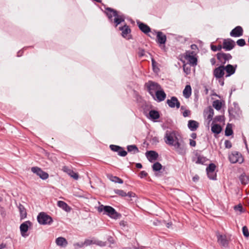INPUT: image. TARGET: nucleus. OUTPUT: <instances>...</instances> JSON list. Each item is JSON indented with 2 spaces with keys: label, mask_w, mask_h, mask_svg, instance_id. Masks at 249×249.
Listing matches in <instances>:
<instances>
[{
  "label": "nucleus",
  "mask_w": 249,
  "mask_h": 249,
  "mask_svg": "<svg viewBox=\"0 0 249 249\" xmlns=\"http://www.w3.org/2000/svg\"><path fill=\"white\" fill-rule=\"evenodd\" d=\"M142 107L143 110V113L145 116L147 117L148 113L151 110L153 106L151 105H149L146 103H145L142 105Z\"/></svg>",
  "instance_id": "nucleus-35"
},
{
  "label": "nucleus",
  "mask_w": 249,
  "mask_h": 249,
  "mask_svg": "<svg viewBox=\"0 0 249 249\" xmlns=\"http://www.w3.org/2000/svg\"><path fill=\"white\" fill-rule=\"evenodd\" d=\"M166 103L171 108H174L176 107L177 108H179L180 106L179 101L175 96H172L170 99H167L166 100Z\"/></svg>",
  "instance_id": "nucleus-20"
},
{
  "label": "nucleus",
  "mask_w": 249,
  "mask_h": 249,
  "mask_svg": "<svg viewBox=\"0 0 249 249\" xmlns=\"http://www.w3.org/2000/svg\"><path fill=\"white\" fill-rule=\"evenodd\" d=\"M216 167V165H215L214 163H211L208 165V166L206 168V172H215Z\"/></svg>",
  "instance_id": "nucleus-44"
},
{
  "label": "nucleus",
  "mask_w": 249,
  "mask_h": 249,
  "mask_svg": "<svg viewBox=\"0 0 249 249\" xmlns=\"http://www.w3.org/2000/svg\"><path fill=\"white\" fill-rule=\"evenodd\" d=\"M199 179V177L198 175H195L192 178V180L194 182L197 181Z\"/></svg>",
  "instance_id": "nucleus-64"
},
{
  "label": "nucleus",
  "mask_w": 249,
  "mask_h": 249,
  "mask_svg": "<svg viewBox=\"0 0 249 249\" xmlns=\"http://www.w3.org/2000/svg\"><path fill=\"white\" fill-rule=\"evenodd\" d=\"M216 58L220 64L219 65L224 66L227 62L231 59L232 57L229 53H225L222 52H218L216 54Z\"/></svg>",
  "instance_id": "nucleus-8"
},
{
  "label": "nucleus",
  "mask_w": 249,
  "mask_h": 249,
  "mask_svg": "<svg viewBox=\"0 0 249 249\" xmlns=\"http://www.w3.org/2000/svg\"><path fill=\"white\" fill-rule=\"evenodd\" d=\"M225 74V68L223 65H219L213 71V75L216 79L222 78Z\"/></svg>",
  "instance_id": "nucleus-17"
},
{
  "label": "nucleus",
  "mask_w": 249,
  "mask_h": 249,
  "mask_svg": "<svg viewBox=\"0 0 249 249\" xmlns=\"http://www.w3.org/2000/svg\"><path fill=\"white\" fill-rule=\"evenodd\" d=\"M160 117V112L154 109H151L148 113L147 118L154 122H157V120Z\"/></svg>",
  "instance_id": "nucleus-23"
},
{
  "label": "nucleus",
  "mask_w": 249,
  "mask_h": 249,
  "mask_svg": "<svg viewBox=\"0 0 249 249\" xmlns=\"http://www.w3.org/2000/svg\"><path fill=\"white\" fill-rule=\"evenodd\" d=\"M31 171L34 173L36 174V175L43 180H45L49 178V174L47 172L43 171L40 168L37 166L32 167Z\"/></svg>",
  "instance_id": "nucleus-14"
},
{
  "label": "nucleus",
  "mask_w": 249,
  "mask_h": 249,
  "mask_svg": "<svg viewBox=\"0 0 249 249\" xmlns=\"http://www.w3.org/2000/svg\"><path fill=\"white\" fill-rule=\"evenodd\" d=\"M138 54L139 57H142L145 55V50L142 48H138Z\"/></svg>",
  "instance_id": "nucleus-52"
},
{
  "label": "nucleus",
  "mask_w": 249,
  "mask_h": 249,
  "mask_svg": "<svg viewBox=\"0 0 249 249\" xmlns=\"http://www.w3.org/2000/svg\"><path fill=\"white\" fill-rule=\"evenodd\" d=\"M243 34V30L241 26H237L233 29L230 33L232 37H238L242 36Z\"/></svg>",
  "instance_id": "nucleus-21"
},
{
  "label": "nucleus",
  "mask_w": 249,
  "mask_h": 249,
  "mask_svg": "<svg viewBox=\"0 0 249 249\" xmlns=\"http://www.w3.org/2000/svg\"><path fill=\"white\" fill-rule=\"evenodd\" d=\"M119 224L121 226L124 227L127 225V222L124 220H122L120 222Z\"/></svg>",
  "instance_id": "nucleus-63"
},
{
  "label": "nucleus",
  "mask_w": 249,
  "mask_h": 249,
  "mask_svg": "<svg viewBox=\"0 0 249 249\" xmlns=\"http://www.w3.org/2000/svg\"><path fill=\"white\" fill-rule=\"evenodd\" d=\"M179 59L183 63V69L184 72L186 74H189L191 72V68L190 67H187L186 64L185 63V61L184 60H183L181 58H179Z\"/></svg>",
  "instance_id": "nucleus-42"
},
{
  "label": "nucleus",
  "mask_w": 249,
  "mask_h": 249,
  "mask_svg": "<svg viewBox=\"0 0 249 249\" xmlns=\"http://www.w3.org/2000/svg\"><path fill=\"white\" fill-rule=\"evenodd\" d=\"M216 236L217 242L219 244L223 247H228L229 245V241L227 239L225 235L220 234L218 231L216 232Z\"/></svg>",
  "instance_id": "nucleus-18"
},
{
  "label": "nucleus",
  "mask_w": 249,
  "mask_h": 249,
  "mask_svg": "<svg viewBox=\"0 0 249 249\" xmlns=\"http://www.w3.org/2000/svg\"><path fill=\"white\" fill-rule=\"evenodd\" d=\"M107 177L112 182L119 184H123L124 183V180L122 179L111 174H107Z\"/></svg>",
  "instance_id": "nucleus-31"
},
{
  "label": "nucleus",
  "mask_w": 249,
  "mask_h": 249,
  "mask_svg": "<svg viewBox=\"0 0 249 249\" xmlns=\"http://www.w3.org/2000/svg\"><path fill=\"white\" fill-rule=\"evenodd\" d=\"M233 134V132L232 129V124L228 123L227 124L225 130V135L226 136L229 137L232 135Z\"/></svg>",
  "instance_id": "nucleus-40"
},
{
  "label": "nucleus",
  "mask_w": 249,
  "mask_h": 249,
  "mask_svg": "<svg viewBox=\"0 0 249 249\" xmlns=\"http://www.w3.org/2000/svg\"><path fill=\"white\" fill-rule=\"evenodd\" d=\"M107 240L109 243L111 244H114L115 243V241L113 238V237L111 236H108L107 237Z\"/></svg>",
  "instance_id": "nucleus-57"
},
{
  "label": "nucleus",
  "mask_w": 249,
  "mask_h": 249,
  "mask_svg": "<svg viewBox=\"0 0 249 249\" xmlns=\"http://www.w3.org/2000/svg\"><path fill=\"white\" fill-rule=\"evenodd\" d=\"M37 220L39 224L43 225H51L53 222L52 217L45 212L39 213L37 216Z\"/></svg>",
  "instance_id": "nucleus-7"
},
{
  "label": "nucleus",
  "mask_w": 249,
  "mask_h": 249,
  "mask_svg": "<svg viewBox=\"0 0 249 249\" xmlns=\"http://www.w3.org/2000/svg\"><path fill=\"white\" fill-rule=\"evenodd\" d=\"M152 144H157L159 142V138L157 137H154L151 140Z\"/></svg>",
  "instance_id": "nucleus-55"
},
{
  "label": "nucleus",
  "mask_w": 249,
  "mask_h": 249,
  "mask_svg": "<svg viewBox=\"0 0 249 249\" xmlns=\"http://www.w3.org/2000/svg\"><path fill=\"white\" fill-rule=\"evenodd\" d=\"M114 19V23H115V27L120 24L124 20V17H115Z\"/></svg>",
  "instance_id": "nucleus-46"
},
{
  "label": "nucleus",
  "mask_w": 249,
  "mask_h": 249,
  "mask_svg": "<svg viewBox=\"0 0 249 249\" xmlns=\"http://www.w3.org/2000/svg\"><path fill=\"white\" fill-rule=\"evenodd\" d=\"M234 210L235 211H239L240 213H244L246 212V210L244 209L241 203L237 205H235L233 207Z\"/></svg>",
  "instance_id": "nucleus-45"
},
{
  "label": "nucleus",
  "mask_w": 249,
  "mask_h": 249,
  "mask_svg": "<svg viewBox=\"0 0 249 249\" xmlns=\"http://www.w3.org/2000/svg\"><path fill=\"white\" fill-rule=\"evenodd\" d=\"M62 170L67 173L71 178H73L75 180H77L79 178V175L77 173L74 172L72 169H70L67 166H64L63 167Z\"/></svg>",
  "instance_id": "nucleus-24"
},
{
  "label": "nucleus",
  "mask_w": 249,
  "mask_h": 249,
  "mask_svg": "<svg viewBox=\"0 0 249 249\" xmlns=\"http://www.w3.org/2000/svg\"><path fill=\"white\" fill-rule=\"evenodd\" d=\"M94 2L101 3L103 6L104 10L100 7L101 10L104 12L106 16H125L121 11L117 10L111 7L107 6L106 5L102 3V0H92Z\"/></svg>",
  "instance_id": "nucleus-3"
},
{
  "label": "nucleus",
  "mask_w": 249,
  "mask_h": 249,
  "mask_svg": "<svg viewBox=\"0 0 249 249\" xmlns=\"http://www.w3.org/2000/svg\"><path fill=\"white\" fill-rule=\"evenodd\" d=\"M119 30L122 31V35L124 37H126L128 34L131 33V29L128 25L125 24L124 26L120 27Z\"/></svg>",
  "instance_id": "nucleus-29"
},
{
  "label": "nucleus",
  "mask_w": 249,
  "mask_h": 249,
  "mask_svg": "<svg viewBox=\"0 0 249 249\" xmlns=\"http://www.w3.org/2000/svg\"><path fill=\"white\" fill-rule=\"evenodd\" d=\"M152 34L153 37L156 35V42L162 50L164 52H166L167 48L165 46V43L167 41L166 36L162 32L156 31V30H153Z\"/></svg>",
  "instance_id": "nucleus-2"
},
{
  "label": "nucleus",
  "mask_w": 249,
  "mask_h": 249,
  "mask_svg": "<svg viewBox=\"0 0 249 249\" xmlns=\"http://www.w3.org/2000/svg\"><path fill=\"white\" fill-rule=\"evenodd\" d=\"M144 88L146 89L149 94L154 97V94L157 90L161 89V86L157 82L149 80L145 83Z\"/></svg>",
  "instance_id": "nucleus-4"
},
{
  "label": "nucleus",
  "mask_w": 249,
  "mask_h": 249,
  "mask_svg": "<svg viewBox=\"0 0 249 249\" xmlns=\"http://www.w3.org/2000/svg\"><path fill=\"white\" fill-rule=\"evenodd\" d=\"M84 244L87 246L94 244V241L92 240L87 239L85 241Z\"/></svg>",
  "instance_id": "nucleus-60"
},
{
  "label": "nucleus",
  "mask_w": 249,
  "mask_h": 249,
  "mask_svg": "<svg viewBox=\"0 0 249 249\" xmlns=\"http://www.w3.org/2000/svg\"><path fill=\"white\" fill-rule=\"evenodd\" d=\"M222 127L219 124H213L211 126V131L214 135H218L221 133Z\"/></svg>",
  "instance_id": "nucleus-32"
},
{
  "label": "nucleus",
  "mask_w": 249,
  "mask_h": 249,
  "mask_svg": "<svg viewBox=\"0 0 249 249\" xmlns=\"http://www.w3.org/2000/svg\"><path fill=\"white\" fill-rule=\"evenodd\" d=\"M97 210L99 213H103V214L107 215L112 219H119L122 216L120 213H118L114 208L110 206L101 204L98 207Z\"/></svg>",
  "instance_id": "nucleus-1"
},
{
  "label": "nucleus",
  "mask_w": 249,
  "mask_h": 249,
  "mask_svg": "<svg viewBox=\"0 0 249 249\" xmlns=\"http://www.w3.org/2000/svg\"><path fill=\"white\" fill-rule=\"evenodd\" d=\"M189 144L191 146L195 147L196 145V142L193 140L190 139Z\"/></svg>",
  "instance_id": "nucleus-62"
},
{
  "label": "nucleus",
  "mask_w": 249,
  "mask_h": 249,
  "mask_svg": "<svg viewBox=\"0 0 249 249\" xmlns=\"http://www.w3.org/2000/svg\"><path fill=\"white\" fill-rule=\"evenodd\" d=\"M235 41L231 38L224 39L223 41V49L226 51L232 50L235 46Z\"/></svg>",
  "instance_id": "nucleus-13"
},
{
  "label": "nucleus",
  "mask_w": 249,
  "mask_h": 249,
  "mask_svg": "<svg viewBox=\"0 0 249 249\" xmlns=\"http://www.w3.org/2000/svg\"><path fill=\"white\" fill-rule=\"evenodd\" d=\"M213 107L217 110H220L222 107V102L219 100H216L213 102Z\"/></svg>",
  "instance_id": "nucleus-41"
},
{
  "label": "nucleus",
  "mask_w": 249,
  "mask_h": 249,
  "mask_svg": "<svg viewBox=\"0 0 249 249\" xmlns=\"http://www.w3.org/2000/svg\"><path fill=\"white\" fill-rule=\"evenodd\" d=\"M239 180L242 184L246 185L249 183V176H246L244 173L239 176Z\"/></svg>",
  "instance_id": "nucleus-39"
},
{
  "label": "nucleus",
  "mask_w": 249,
  "mask_h": 249,
  "mask_svg": "<svg viewBox=\"0 0 249 249\" xmlns=\"http://www.w3.org/2000/svg\"><path fill=\"white\" fill-rule=\"evenodd\" d=\"M148 175V174L147 173V172L145 171H142L140 172V173L139 174V177L142 178H143L144 177H146Z\"/></svg>",
  "instance_id": "nucleus-56"
},
{
  "label": "nucleus",
  "mask_w": 249,
  "mask_h": 249,
  "mask_svg": "<svg viewBox=\"0 0 249 249\" xmlns=\"http://www.w3.org/2000/svg\"><path fill=\"white\" fill-rule=\"evenodd\" d=\"M173 146H174L176 151L178 154L181 155H184L186 153V148L185 144H181L178 141L174 143Z\"/></svg>",
  "instance_id": "nucleus-22"
},
{
  "label": "nucleus",
  "mask_w": 249,
  "mask_h": 249,
  "mask_svg": "<svg viewBox=\"0 0 249 249\" xmlns=\"http://www.w3.org/2000/svg\"><path fill=\"white\" fill-rule=\"evenodd\" d=\"M196 157L197 158V160L196 161V163L204 165L205 162L208 160V159L206 157L201 156L198 153L196 154Z\"/></svg>",
  "instance_id": "nucleus-33"
},
{
  "label": "nucleus",
  "mask_w": 249,
  "mask_h": 249,
  "mask_svg": "<svg viewBox=\"0 0 249 249\" xmlns=\"http://www.w3.org/2000/svg\"><path fill=\"white\" fill-rule=\"evenodd\" d=\"M211 49L213 52H217L218 51L217 46L216 45H213L212 43L210 45Z\"/></svg>",
  "instance_id": "nucleus-61"
},
{
  "label": "nucleus",
  "mask_w": 249,
  "mask_h": 249,
  "mask_svg": "<svg viewBox=\"0 0 249 249\" xmlns=\"http://www.w3.org/2000/svg\"><path fill=\"white\" fill-rule=\"evenodd\" d=\"M109 148L112 151L117 152L118 155L121 157H125L127 154V152L124 148L119 145L111 144L109 145Z\"/></svg>",
  "instance_id": "nucleus-15"
},
{
  "label": "nucleus",
  "mask_w": 249,
  "mask_h": 249,
  "mask_svg": "<svg viewBox=\"0 0 249 249\" xmlns=\"http://www.w3.org/2000/svg\"><path fill=\"white\" fill-rule=\"evenodd\" d=\"M243 234L245 237L248 238L249 237V231L248 227L246 226H244L242 228Z\"/></svg>",
  "instance_id": "nucleus-50"
},
{
  "label": "nucleus",
  "mask_w": 249,
  "mask_h": 249,
  "mask_svg": "<svg viewBox=\"0 0 249 249\" xmlns=\"http://www.w3.org/2000/svg\"><path fill=\"white\" fill-rule=\"evenodd\" d=\"M18 208L20 213V219H23L25 218L27 216V212L24 206L21 204H19Z\"/></svg>",
  "instance_id": "nucleus-36"
},
{
  "label": "nucleus",
  "mask_w": 249,
  "mask_h": 249,
  "mask_svg": "<svg viewBox=\"0 0 249 249\" xmlns=\"http://www.w3.org/2000/svg\"><path fill=\"white\" fill-rule=\"evenodd\" d=\"M151 62L153 71L155 73H158L160 71V70L158 68V67H157V62L153 57L151 58Z\"/></svg>",
  "instance_id": "nucleus-43"
},
{
  "label": "nucleus",
  "mask_w": 249,
  "mask_h": 249,
  "mask_svg": "<svg viewBox=\"0 0 249 249\" xmlns=\"http://www.w3.org/2000/svg\"><path fill=\"white\" fill-rule=\"evenodd\" d=\"M229 160L231 163H242L244 161V158L242 154L237 151L233 152L229 155Z\"/></svg>",
  "instance_id": "nucleus-9"
},
{
  "label": "nucleus",
  "mask_w": 249,
  "mask_h": 249,
  "mask_svg": "<svg viewBox=\"0 0 249 249\" xmlns=\"http://www.w3.org/2000/svg\"><path fill=\"white\" fill-rule=\"evenodd\" d=\"M224 121H225L224 115H218V116H216L214 118L213 123H215L216 122H224Z\"/></svg>",
  "instance_id": "nucleus-49"
},
{
  "label": "nucleus",
  "mask_w": 249,
  "mask_h": 249,
  "mask_svg": "<svg viewBox=\"0 0 249 249\" xmlns=\"http://www.w3.org/2000/svg\"><path fill=\"white\" fill-rule=\"evenodd\" d=\"M237 45L240 47H243L246 45L245 40L243 38H240L236 41Z\"/></svg>",
  "instance_id": "nucleus-51"
},
{
  "label": "nucleus",
  "mask_w": 249,
  "mask_h": 249,
  "mask_svg": "<svg viewBox=\"0 0 249 249\" xmlns=\"http://www.w3.org/2000/svg\"><path fill=\"white\" fill-rule=\"evenodd\" d=\"M199 126V123L195 120H189L188 122V127L192 131H196Z\"/></svg>",
  "instance_id": "nucleus-27"
},
{
  "label": "nucleus",
  "mask_w": 249,
  "mask_h": 249,
  "mask_svg": "<svg viewBox=\"0 0 249 249\" xmlns=\"http://www.w3.org/2000/svg\"><path fill=\"white\" fill-rule=\"evenodd\" d=\"M173 134H175L174 131L169 133L167 131L164 137L165 143L170 146H173L174 145V140L172 136Z\"/></svg>",
  "instance_id": "nucleus-26"
},
{
  "label": "nucleus",
  "mask_w": 249,
  "mask_h": 249,
  "mask_svg": "<svg viewBox=\"0 0 249 249\" xmlns=\"http://www.w3.org/2000/svg\"><path fill=\"white\" fill-rule=\"evenodd\" d=\"M195 53L194 51H187L185 54H181L179 55V58H184L188 61V64L193 67L196 66L197 64V59L194 56Z\"/></svg>",
  "instance_id": "nucleus-6"
},
{
  "label": "nucleus",
  "mask_w": 249,
  "mask_h": 249,
  "mask_svg": "<svg viewBox=\"0 0 249 249\" xmlns=\"http://www.w3.org/2000/svg\"><path fill=\"white\" fill-rule=\"evenodd\" d=\"M237 65L236 64L232 65L231 64H228L224 66L225 71H226V77H230L236 71Z\"/></svg>",
  "instance_id": "nucleus-19"
},
{
  "label": "nucleus",
  "mask_w": 249,
  "mask_h": 249,
  "mask_svg": "<svg viewBox=\"0 0 249 249\" xmlns=\"http://www.w3.org/2000/svg\"><path fill=\"white\" fill-rule=\"evenodd\" d=\"M166 97V94L163 89L161 88L156 92L154 94V97H152L154 100L157 102H161L164 101Z\"/></svg>",
  "instance_id": "nucleus-16"
},
{
  "label": "nucleus",
  "mask_w": 249,
  "mask_h": 249,
  "mask_svg": "<svg viewBox=\"0 0 249 249\" xmlns=\"http://www.w3.org/2000/svg\"><path fill=\"white\" fill-rule=\"evenodd\" d=\"M191 114V111L189 110H185L182 113V115L184 117H186L189 116Z\"/></svg>",
  "instance_id": "nucleus-59"
},
{
  "label": "nucleus",
  "mask_w": 249,
  "mask_h": 249,
  "mask_svg": "<svg viewBox=\"0 0 249 249\" xmlns=\"http://www.w3.org/2000/svg\"><path fill=\"white\" fill-rule=\"evenodd\" d=\"M126 196L129 197H134L136 196V195L135 193L130 191L126 193Z\"/></svg>",
  "instance_id": "nucleus-58"
},
{
  "label": "nucleus",
  "mask_w": 249,
  "mask_h": 249,
  "mask_svg": "<svg viewBox=\"0 0 249 249\" xmlns=\"http://www.w3.org/2000/svg\"><path fill=\"white\" fill-rule=\"evenodd\" d=\"M94 244H95L100 247H104L106 246L107 245L106 242H103L102 241L99 240L94 241Z\"/></svg>",
  "instance_id": "nucleus-53"
},
{
  "label": "nucleus",
  "mask_w": 249,
  "mask_h": 249,
  "mask_svg": "<svg viewBox=\"0 0 249 249\" xmlns=\"http://www.w3.org/2000/svg\"><path fill=\"white\" fill-rule=\"evenodd\" d=\"M32 225V223L29 220L24 222L20 225V233L22 237H26L29 235L27 232Z\"/></svg>",
  "instance_id": "nucleus-11"
},
{
  "label": "nucleus",
  "mask_w": 249,
  "mask_h": 249,
  "mask_svg": "<svg viewBox=\"0 0 249 249\" xmlns=\"http://www.w3.org/2000/svg\"><path fill=\"white\" fill-rule=\"evenodd\" d=\"M204 113L207 114V119L209 120V122H210L212 120L214 115V110L213 107L211 106H209L207 108L206 110L204 111Z\"/></svg>",
  "instance_id": "nucleus-30"
},
{
  "label": "nucleus",
  "mask_w": 249,
  "mask_h": 249,
  "mask_svg": "<svg viewBox=\"0 0 249 249\" xmlns=\"http://www.w3.org/2000/svg\"><path fill=\"white\" fill-rule=\"evenodd\" d=\"M127 152L132 153L133 154H136L139 152V149L136 145H128L126 147Z\"/></svg>",
  "instance_id": "nucleus-37"
},
{
  "label": "nucleus",
  "mask_w": 249,
  "mask_h": 249,
  "mask_svg": "<svg viewBox=\"0 0 249 249\" xmlns=\"http://www.w3.org/2000/svg\"><path fill=\"white\" fill-rule=\"evenodd\" d=\"M114 192L115 193L121 197L126 196V193L123 190L114 189Z\"/></svg>",
  "instance_id": "nucleus-47"
},
{
  "label": "nucleus",
  "mask_w": 249,
  "mask_h": 249,
  "mask_svg": "<svg viewBox=\"0 0 249 249\" xmlns=\"http://www.w3.org/2000/svg\"><path fill=\"white\" fill-rule=\"evenodd\" d=\"M57 206L62 208L63 210L66 212H70L71 208L65 202L63 201L59 200L57 201Z\"/></svg>",
  "instance_id": "nucleus-28"
},
{
  "label": "nucleus",
  "mask_w": 249,
  "mask_h": 249,
  "mask_svg": "<svg viewBox=\"0 0 249 249\" xmlns=\"http://www.w3.org/2000/svg\"><path fill=\"white\" fill-rule=\"evenodd\" d=\"M152 170L155 172V176L160 177L164 175V172L165 170V167L163 166L158 161L155 162L152 166Z\"/></svg>",
  "instance_id": "nucleus-10"
},
{
  "label": "nucleus",
  "mask_w": 249,
  "mask_h": 249,
  "mask_svg": "<svg viewBox=\"0 0 249 249\" xmlns=\"http://www.w3.org/2000/svg\"><path fill=\"white\" fill-rule=\"evenodd\" d=\"M145 155L147 159L150 162H153L154 160H156L159 157L158 153L156 151L153 150L147 151Z\"/></svg>",
  "instance_id": "nucleus-25"
},
{
  "label": "nucleus",
  "mask_w": 249,
  "mask_h": 249,
  "mask_svg": "<svg viewBox=\"0 0 249 249\" xmlns=\"http://www.w3.org/2000/svg\"><path fill=\"white\" fill-rule=\"evenodd\" d=\"M208 178L211 180H216V173L215 172H207Z\"/></svg>",
  "instance_id": "nucleus-48"
},
{
  "label": "nucleus",
  "mask_w": 249,
  "mask_h": 249,
  "mask_svg": "<svg viewBox=\"0 0 249 249\" xmlns=\"http://www.w3.org/2000/svg\"><path fill=\"white\" fill-rule=\"evenodd\" d=\"M55 242L57 245L61 247H65L68 244L67 240L63 237H59L55 240Z\"/></svg>",
  "instance_id": "nucleus-34"
},
{
  "label": "nucleus",
  "mask_w": 249,
  "mask_h": 249,
  "mask_svg": "<svg viewBox=\"0 0 249 249\" xmlns=\"http://www.w3.org/2000/svg\"><path fill=\"white\" fill-rule=\"evenodd\" d=\"M192 93V89L190 85H186L183 90V95L186 98L190 97Z\"/></svg>",
  "instance_id": "nucleus-38"
},
{
  "label": "nucleus",
  "mask_w": 249,
  "mask_h": 249,
  "mask_svg": "<svg viewBox=\"0 0 249 249\" xmlns=\"http://www.w3.org/2000/svg\"><path fill=\"white\" fill-rule=\"evenodd\" d=\"M233 106L234 107H231L228 108L229 115L230 120L233 119H239L242 115V111L237 103L234 102Z\"/></svg>",
  "instance_id": "nucleus-5"
},
{
  "label": "nucleus",
  "mask_w": 249,
  "mask_h": 249,
  "mask_svg": "<svg viewBox=\"0 0 249 249\" xmlns=\"http://www.w3.org/2000/svg\"><path fill=\"white\" fill-rule=\"evenodd\" d=\"M137 24L139 29L144 34L147 35L151 38L153 37L149 34V33L152 34L151 29L147 24L140 21V20H137Z\"/></svg>",
  "instance_id": "nucleus-12"
},
{
  "label": "nucleus",
  "mask_w": 249,
  "mask_h": 249,
  "mask_svg": "<svg viewBox=\"0 0 249 249\" xmlns=\"http://www.w3.org/2000/svg\"><path fill=\"white\" fill-rule=\"evenodd\" d=\"M225 146L226 148H231L232 147V143L229 140H226L225 141Z\"/></svg>",
  "instance_id": "nucleus-54"
}]
</instances>
